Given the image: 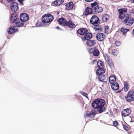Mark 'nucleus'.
I'll return each instance as SVG.
<instances>
[{
	"label": "nucleus",
	"instance_id": "8",
	"mask_svg": "<svg viewBox=\"0 0 134 134\" xmlns=\"http://www.w3.org/2000/svg\"><path fill=\"white\" fill-rule=\"evenodd\" d=\"M57 21L59 24L62 26H67L68 25V22L66 19L63 18H59L57 20Z\"/></svg>",
	"mask_w": 134,
	"mask_h": 134
},
{
	"label": "nucleus",
	"instance_id": "37",
	"mask_svg": "<svg viewBox=\"0 0 134 134\" xmlns=\"http://www.w3.org/2000/svg\"><path fill=\"white\" fill-rule=\"evenodd\" d=\"M115 44L117 46H119L120 44V42L118 41H116Z\"/></svg>",
	"mask_w": 134,
	"mask_h": 134
},
{
	"label": "nucleus",
	"instance_id": "9",
	"mask_svg": "<svg viewBox=\"0 0 134 134\" xmlns=\"http://www.w3.org/2000/svg\"><path fill=\"white\" fill-rule=\"evenodd\" d=\"M131 112L130 108H127L126 109H123L121 112L122 115L124 117H126L130 114Z\"/></svg>",
	"mask_w": 134,
	"mask_h": 134
},
{
	"label": "nucleus",
	"instance_id": "1",
	"mask_svg": "<svg viewBox=\"0 0 134 134\" xmlns=\"http://www.w3.org/2000/svg\"><path fill=\"white\" fill-rule=\"evenodd\" d=\"M105 101L102 99H97L93 101L92 103V106L94 109H97L99 113L105 111L106 108L104 106Z\"/></svg>",
	"mask_w": 134,
	"mask_h": 134
},
{
	"label": "nucleus",
	"instance_id": "10",
	"mask_svg": "<svg viewBox=\"0 0 134 134\" xmlns=\"http://www.w3.org/2000/svg\"><path fill=\"white\" fill-rule=\"evenodd\" d=\"M96 115L95 112L94 110H92L91 112L89 111H87L85 114L84 117L86 118L90 117V118H92L94 116Z\"/></svg>",
	"mask_w": 134,
	"mask_h": 134
},
{
	"label": "nucleus",
	"instance_id": "6",
	"mask_svg": "<svg viewBox=\"0 0 134 134\" xmlns=\"http://www.w3.org/2000/svg\"><path fill=\"white\" fill-rule=\"evenodd\" d=\"M10 22L12 23H15L18 19H19V16L15 12L12 13L10 17Z\"/></svg>",
	"mask_w": 134,
	"mask_h": 134
},
{
	"label": "nucleus",
	"instance_id": "27",
	"mask_svg": "<svg viewBox=\"0 0 134 134\" xmlns=\"http://www.w3.org/2000/svg\"><path fill=\"white\" fill-rule=\"evenodd\" d=\"M129 30V29H125L123 27L121 28L120 30V31L122 33L123 35L126 34L127 32Z\"/></svg>",
	"mask_w": 134,
	"mask_h": 134
},
{
	"label": "nucleus",
	"instance_id": "30",
	"mask_svg": "<svg viewBox=\"0 0 134 134\" xmlns=\"http://www.w3.org/2000/svg\"><path fill=\"white\" fill-rule=\"evenodd\" d=\"M68 25L69 27L70 28H74L75 27V25L74 24H73L71 21H69L68 22Z\"/></svg>",
	"mask_w": 134,
	"mask_h": 134
},
{
	"label": "nucleus",
	"instance_id": "50",
	"mask_svg": "<svg viewBox=\"0 0 134 134\" xmlns=\"http://www.w3.org/2000/svg\"><path fill=\"white\" fill-rule=\"evenodd\" d=\"M8 3L11 2H12L13 0H7Z\"/></svg>",
	"mask_w": 134,
	"mask_h": 134
},
{
	"label": "nucleus",
	"instance_id": "53",
	"mask_svg": "<svg viewBox=\"0 0 134 134\" xmlns=\"http://www.w3.org/2000/svg\"><path fill=\"white\" fill-rule=\"evenodd\" d=\"M132 2L133 3H134V0H132Z\"/></svg>",
	"mask_w": 134,
	"mask_h": 134
},
{
	"label": "nucleus",
	"instance_id": "49",
	"mask_svg": "<svg viewBox=\"0 0 134 134\" xmlns=\"http://www.w3.org/2000/svg\"><path fill=\"white\" fill-rule=\"evenodd\" d=\"M79 92L80 93H81V94L83 95V94H85V92L82 91H80Z\"/></svg>",
	"mask_w": 134,
	"mask_h": 134
},
{
	"label": "nucleus",
	"instance_id": "54",
	"mask_svg": "<svg viewBox=\"0 0 134 134\" xmlns=\"http://www.w3.org/2000/svg\"><path fill=\"white\" fill-rule=\"evenodd\" d=\"M121 92V91H118V93H120Z\"/></svg>",
	"mask_w": 134,
	"mask_h": 134
},
{
	"label": "nucleus",
	"instance_id": "5",
	"mask_svg": "<svg viewBox=\"0 0 134 134\" xmlns=\"http://www.w3.org/2000/svg\"><path fill=\"white\" fill-rule=\"evenodd\" d=\"M125 99L128 102L133 101L134 100V92L132 91L128 92L127 95L125 97Z\"/></svg>",
	"mask_w": 134,
	"mask_h": 134
},
{
	"label": "nucleus",
	"instance_id": "24",
	"mask_svg": "<svg viewBox=\"0 0 134 134\" xmlns=\"http://www.w3.org/2000/svg\"><path fill=\"white\" fill-rule=\"evenodd\" d=\"M103 10V8L102 7L98 6L94 11V12L95 13H99L102 12Z\"/></svg>",
	"mask_w": 134,
	"mask_h": 134
},
{
	"label": "nucleus",
	"instance_id": "29",
	"mask_svg": "<svg viewBox=\"0 0 134 134\" xmlns=\"http://www.w3.org/2000/svg\"><path fill=\"white\" fill-rule=\"evenodd\" d=\"M118 11L119 14V18L120 19H123L124 18V16L122 15H123L124 13L120 9H118Z\"/></svg>",
	"mask_w": 134,
	"mask_h": 134
},
{
	"label": "nucleus",
	"instance_id": "42",
	"mask_svg": "<svg viewBox=\"0 0 134 134\" xmlns=\"http://www.w3.org/2000/svg\"><path fill=\"white\" fill-rule=\"evenodd\" d=\"M121 10H122V11L124 12V13H126V12L127 9L126 8H123L121 9H120Z\"/></svg>",
	"mask_w": 134,
	"mask_h": 134
},
{
	"label": "nucleus",
	"instance_id": "55",
	"mask_svg": "<svg viewBox=\"0 0 134 134\" xmlns=\"http://www.w3.org/2000/svg\"><path fill=\"white\" fill-rule=\"evenodd\" d=\"M2 1H1V3H2Z\"/></svg>",
	"mask_w": 134,
	"mask_h": 134
},
{
	"label": "nucleus",
	"instance_id": "31",
	"mask_svg": "<svg viewBox=\"0 0 134 134\" xmlns=\"http://www.w3.org/2000/svg\"><path fill=\"white\" fill-rule=\"evenodd\" d=\"M52 5L55 6L60 5H61L60 3H59V0H56L54 2V3H53Z\"/></svg>",
	"mask_w": 134,
	"mask_h": 134
},
{
	"label": "nucleus",
	"instance_id": "40",
	"mask_svg": "<svg viewBox=\"0 0 134 134\" xmlns=\"http://www.w3.org/2000/svg\"><path fill=\"white\" fill-rule=\"evenodd\" d=\"M131 120L130 121L131 122H134V115L132 116V117H130Z\"/></svg>",
	"mask_w": 134,
	"mask_h": 134
},
{
	"label": "nucleus",
	"instance_id": "3",
	"mask_svg": "<svg viewBox=\"0 0 134 134\" xmlns=\"http://www.w3.org/2000/svg\"><path fill=\"white\" fill-rule=\"evenodd\" d=\"M124 22L126 25L131 26L134 22V19L130 15L128 14L125 18Z\"/></svg>",
	"mask_w": 134,
	"mask_h": 134
},
{
	"label": "nucleus",
	"instance_id": "39",
	"mask_svg": "<svg viewBox=\"0 0 134 134\" xmlns=\"http://www.w3.org/2000/svg\"><path fill=\"white\" fill-rule=\"evenodd\" d=\"M96 73L97 74V75H99L101 74V73H100V69H99L97 70Z\"/></svg>",
	"mask_w": 134,
	"mask_h": 134
},
{
	"label": "nucleus",
	"instance_id": "48",
	"mask_svg": "<svg viewBox=\"0 0 134 134\" xmlns=\"http://www.w3.org/2000/svg\"><path fill=\"white\" fill-rule=\"evenodd\" d=\"M56 28L57 29L59 30H62V31L63 30L62 29L60 28L58 26H57L56 27Z\"/></svg>",
	"mask_w": 134,
	"mask_h": 134
},
{
	"label": "nucleus",
	"instance_id": "13",
	"mask_svg": "<svg viewBox=\"0 0 134 134\" xmlns=\"http://www.w3.org/2000/svg\"><path fill=\"white\" fill-rule=\"evenodd\" d=\"M105 37L104 34L102 33H99L96 35L97 39L100 41H103Z\"/></svg>",
	"mask_w": 134,
	"mask_h": 134
},
{
	"label": "nucleus",
	"instance_id": "38",
	"mask_svg": "<svg viewBox=\"0 0 134 134\" xmlns=\"http://www.w3.org/2000/svg\"><path fill=\"white\" fill-rule=\"evenodd\" d=\"M123 126L124 130L126 131H127L128 130V127L125 125H123Z\"/></svg>",
	"mask_w": 134,
	"mask_h": 134
},
{
	"label": "nucleus",
	"instance_id": "25",
	"mask_svg": "<svg viewBox=\"0 0 134 134\" xmlns=\"http://www.w3.org/2000/svg\"><path fill=\"white\" fill-rule=\"evenodd\" d=\"M124 91L125 92H127L129 87V86L128 83L126 81L124 82Z\"/></svg>",
	"mask_w": 134,
	"mask_h": 134
},
{
	"label": "nucleus",
	"instance_id": "12",
	"mask_svg": "<svg viewBox=\"0 0 134 134\" xmlns=\"http://www.w3.org/2000/svg\"><path fill=\"white\" fill-rule=\"evenodd\" d=\"M10 9L13 11H16L18 8V4L17 3L13 2L10 5Z\"/></svg>",
	"mask_w": 134,
	"mask_h": 134
},
{
	"label": "nucleus",
	"instance_id": "35",
	"mask_svg": "<svg viewBox=\"0 0 134 134\" xmlns=\"http://www.w3.org/2000/svg\"><path fill=\"white\" fill-rule=\"evenodd\" d=\"M100 69V71L101 74H103L105 72V70L103 68L101 67L99 68Z\"/></svg>",
	"mask_w": 134,
	"mask_h": 134
},
{
	"label": "nucleus",
	"instance_id": "20",
	"mask_svg": "<svg viewBox=\"0 0 134 134\" xmlns=\"http://www.w3.org/2000/svg\"><path fill=\"white\" fill-rule=\"evenodd\" d=\"M17 31L16 29H15L14 27H10L8 29V32L9 34H11Z\"/></svg>",
	"mask_w": 134,
	"mask_h": 134
},
{
	"label": "nucleus",
	"instance_id": "46",
	"mask_svg": "<svg viewBox=\"0 0 134 134\" xmlns=\"http://www.w3.org/2000/svg\"><path fill=\"white\" fill-rule=\"evenodd\" d=\"M59 3H60L61 4L63 3L64 2V0H59Z\"/></svg>",
	"mask_w": 134,
	"mask_h": 134
},
{
	"label": "nucleus",
	"instance_id": "28",
	"mask_svg": "<svg viewBox=\"0 0 134 134\" xmlns=\"http://www.w3.org/2000/svg\"><path fill=\"white\" fill-rule=\"evenodd\" d=\"M109 17V16L107 14H104L102 17L103 21L105 22L107 21V20Z\"/></svg>",
	"mask_w": 134,
	"mask_h": 134
},
{
	"label": "nucleus",
	"instance_id": "15",
	"mask_svg": "<svg viewBox=\"0 0 134 134\" xmlns=\"http://www.w3.org/2000/svg\"><path fill=\"white\" fill-rule=\"evenodd\" d=\"M74 4L72 2H70L67 3L66 5V9L68 10L72 9L73 7Z\"/></svg>",
	"mask_w": 134,
	"mask_h": 134
},
{
	"label": "nucleus",
	"instance_id": "21",
	"mask_svg": "<svg viewBox=\"0 0 134 134\" xmlns=\"http://www.w3.org/2000/svg\"><path fill=\"white\" fill-rule=\"evenodd\" d=\"M85 15H87L92 14L93 10L91 8L87 7L85 9Z\"/></svg>",
	"mask_w": 134,
	"mask_h": 134
},
{
	"label": "nucleus",
	"instance_id": "45",
	"mask_svg": "<svg viewBox=\"0 0 134 134\" xmlns=\"http://www.w3.org/2000/svg\"><path fill=\"white\" fill-rule=\"evenodd\" d=\"M116 50H114V51H113L112 52V54L114 55H115V51H116Z\"/></svg>",
	"mask_w": 134,
	"mask_h": 134
},
{
	"label": "nucleus",
	"instance_id": "43",
	"mask_svg": "<svg viewBox=\"0 0 134 134\" xmlns=\"http://www.w3.org/2000/svg\"><path fill=\"white\" fill-rule=\"evenodd\" d=\"M21 4L23 5L24 4L23 3V1H24L25 0H17Z\"/></svg>",
	"mask_w": 134,
	"mask_h": 134
},
{
	"label": "nucleus",
	"instance_id": "33",
	"mask_svg": "<svg viewBox=\"0 0 134 134\" xmlns=\"http://www.w3.org/2000/svg\"><path fill=\"white\" fill-rule=\"evenodd\" d=\"M107 62L108 65L111 68L113 67L114 64L111 60Z\"/></svg>",
	"mask_w": 134,
	"mask_h": 134
},
{
	"label": "nucleus",
	"instance_id": "34",
	"mask_svg": "<svg viewBox=\"0 0 134 134\" xmlns=\"http://www.w3.org/2000/svg\"><path fill=\"white\" fill-rule=\"evenodd\" d=\"M104 58L105 60L106 61H107V62L110 61V60H111L110 58L108 57L107 55H106L105 56Z\"/></svg>",
	"mask_w": 134,
	"mask_h": 134
},
{
	"label": "nucleus",
	"instance_id": "47",
	"mask_svg": "<svg viewBox=\"0 0 134 134\" xmlns=\"http://www.w3.org/2000/svg\"><path fill=\"white\" fill-rule=\"evenodd\" d=\"M104 28L105 30H107L108 29L109 26H105L104 27Z\"/></svg>",
	"mask_w": 134,
	"mask_h": 134
},
{
	"label": "nucleus",
	"instance_id": "4",
	"mask_svg": "<svg viewBox=\"0 0 134 134\" xmlns=\"http://www.w3.org/2000/svg\"><path fill=\"white\" fill-rule=\"evenodd\" d=\"M53 16L51 14H46L42 17V21L44 23H50L53 20Z\"/></svg>",
	"mask_w": 134,
	"mask_h": 134
},
{
	"label": "nucleus",
	"instance_id": "17",
	"mask_svg": "<svg viewBox=\"0 0 134 134\" xmlns=\"http://www.w3.org/2000/svg\"><path fill=\"white\" fill-rule=\"evenodd\" d=\"M109 81L111 84H113L116 81V77L114 75H113L110 76L109 79Z\"/></svg>",
	"mask_w": 134,
	"mask_h": 134
},
{
	"label": "nucleus",
	"instance_id": "7",
	"mask_svg": "<svg viewBox=\"0 0 134 134\" xmlns=\"http://www.w3.org/2000/svg\"><path fill=\"white\" fill-rule=\"evenodd\" d=\"M20 18L21 22H24L28 20L29 19V15L25 13H22L20 15Z\"/></svg>",
	"mask_w": 134,
	"mask_h": 134
},
{
	"label": "nucleus",
	"instance_id": "16",
	"mask_svg": "<svg viewBox=\"0 0 134 134\" xmlns=\"http://www.w3.org/2000/svg\"><path fill=\"white\" fill-rule=\"evenodd\" d=\"M99 53V51L96 47H94L92 49V53L94 56H98Z\"/></svg>",
	"mask_w": 134,
	"mask_h": 134
},
{
	"label": "nucleus",
	"instance_id": "32",
	"mask_svg": "<svg viewBox=\"0 0 134 134\" xmlns=\"http://www.w3.org/2000/svg\"><path fill=\"white\" fill-rule=\"evenodd\" d=\"M97 64L98 67L99 68L100 66H102V67H103V62L100 60H98L97 63Z\"/></svg>",
	"mask_w": 134,
	"mask_h": 134
},
{
	"label": "nucleus",
	"instance_id": "44",
	"mask_svg": "<svg viewBox=\"0 0 134 134\" xmlns=\"http://www.w3.org/2000/svg\"><path fill=\"white\" fill-rule=\"evenodd\" d=\"M83 96H85V97H86L87 98H88V94L87 93H86L85 92V94H83Z\"/></svg>",
	"mask_w": 134,
	"mask_h": 134
},
{
	"label": "nucleus",
	"instance_id": "41",
	"mask_svg": "<svg viewBox=\"0 0 134 134\" xmlns=\"http://www.w3.org/2000/svg\"><path fill=\"white\" fill-rule=\"evenodd\" d=\"M129 12L133 14H134V9L132 8L130 9H129Z\"/></svg>",
	"mask_w": 134,
	"mask_h": 134
},
{
	"label": "nucleus",
	"instance_id": "22",
	"mask_svg": "<svg viewBox=\"0 0 134 134\" xmlns=\"http://www.w3.org/2000/svg\"><path fill=\"white\" fill-rule=\"evenodd\" d=\"M15 24L16 27H20L23 26L24 23L23 22H21V23L20 22V20L19 19H18L15 22Z\"/></svg>",
	"mask_w": 134,
	"mask_h": 134
},
{
	"label": "nucleus",
	"instance_id": "51",
	"mask_svg": "<svg viewBox=\"0 0 134 134\" xmlns=\"http://www.w3.org/2000/svg\"><path fill=\"white\" fill-rule=\"evenodd\" d=\"M97 62V60H96L95 59L93 60V64H94L95 63H96Z\"/></svg>",
	"mask_w": 134,
	"mask_h": 134
},
{
	"label": "nucleus",
	"instance_id": "36",
	"mask_svg": "<svg viewBox=\"0 0 134 134\" xmlns=\"http://www.w3.org/2000/svg\"><path fill=\"white\" fill-rule=\"evenodd\" d=\"M113 126L115 127L117 126L119 124L117 121H114L113 122Z\"/></svg>",
	"mask_w": 134,
	"mask_h": 134
},
{
	"label": "nucleus",
	"instance_id": "11",
	"mask_svg": "<svg viewBox=\"0 0 134 134\" xmlns=\"http://www.w3.org/2000/svg\"><path fill=\"white\" fill-rule=\"evenodd\" d=\"M88 32V30L87 29L85 28H81L78 29L77 32L79 34L82 35L86 34Z\"/></svg>",
	"mask_w": 134,
	"mask_h": 134
},
{
	"label": "nucleus",
	"instance_id": "2",
	"mask_svg": "<svg viewBox=\"0 0 134 134\" xmlns=\"http://www.w3.org/2000/svg\"><path fill=\"white\" fill-rule=\"evenodd\" d=\"M90 23L95 26L94 29L96 31L100 30L101 31V29L99 25L100 24V22L98 17L96 15L92 16L90 21Z\"/></svg>",
	"mask_w": 134,
	"mask_h": 134
},
{
	"label": "nucleus",
	"instance_id": "26",
	"mask_svg": "<svg viewBox=\"0 0 134 134\" xmlns=\"http://www.w3.org/2000/svg\"><path fill=\"white\" fill-rule=\"evenodd\" d=\"M105 78V76L103 74H101L99 75L98 78L99 81L103 82Z\"/></svg>",
	"mask_w": 134,
	"mask_h": 134
},
{
	"label": "nucleus",
	"instance_id": "14",
	"mask_svg": "<svg viewBox=\"0 0 134 134\" xmlns=\"http://www.w3.org/2000/svg\"><path fill=\"white\" fill-rule=\"evenodd\" d=\"M84 37H82L81 39L83 40H89L91 39L92 37V34L90 33H88L86 34Z\"/></svg>",
	"mask_w": 134,
	"mask_h": 134
},
{
	"label": "nucleus",
	"instance_id": "19",
	"mask_svg": "<svg viewBox=\"0 0 134 134\" xmlns=\"http://www.w3.org/2000/svg\"><path fill=\"white\" fill-rule=\"evenodd\" d=\"M112 88L114 90H117L119 88V85L118 83L116 82L113 84H112L111 86Z\"/></svg>",
	"mask_w": 134,
	"mask_h": 134
},
{
	"label": "nucleus",
	"instance_id": "23",
	"mask_svg": "<svg viewBox=\"0 0 134 134\" xmlns=\"http://www.w3.org/2000/svg\"><path fill=\"white\" fill-rule=\"evenodd\" d=\"M99 4L96 2H94L91 4V6L92 8V9L94 11L96 9L97 7L98 6H99Z\"/></svg>",
	"mask_w": 134,
	"mask_h": 134
},
{
	"label": "nucleus",
	"instance_id": "52",
	"mask_svg": "<svg viewBox=\"0 0 134 134\" xmlns=\"http://www.w3.org/2000/svg\"><path fill=\"white\" fill-rule=\"evenodd\" d=\"M132 34H133L134 35V29H133V31H132Z\"/></svg>",
	"mask_w": 134,
	"mask_h": 134
},
{
	"label": "nucleus",
	"instance_id": "18",
	"mask_svg": "<svg viewBox=\"0 0 134 134\" xmlns=\"http://www.w3.org/2000/svg\"><path fill=\"white\" fill-rule=\"evenodd\" d=\"M96 43V41L94 40H88L87 41V45L90 47L93 46L94 44Z\"/></svg>",
	"mask_w": 134,
	"mask_h": 134
}]
</instances>
